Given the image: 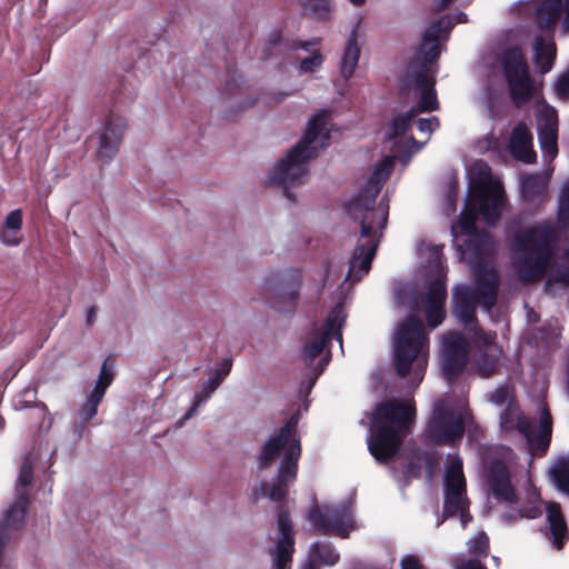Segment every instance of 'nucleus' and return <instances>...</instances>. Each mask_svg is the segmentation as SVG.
Here are the masks:
<instances>
[{
	"label": "nucleus",
	"instance_id": "1a4fd4ad",
	"mask_svg": "<svg viewBox=\"0 0 569 569\" xmlns=\"http://www.w3.org/2000/svg\"><path fill=\"white\" fill-rule=\"evenodd\" d=\"M428 338L423 323L409 318L402 322L393 337V363L396 372L418 386L428 363Z\"/></svg>",
	"mask_w": 569,
	"mask_h": 569
},
{
	"label": "nucleus",
	"instance_id": "4be33fe9",
	"mask_svg": "<svg viewBox=\"0 0 569 569\" xmlns=\"http://www.w3.org/2000/svg\"><path fill=\"white\" fill-rule=\"evenodd\" d=\"M278 533L273 552V565L276 569H289L295 551V539L290 517L287 512L278 516Z\"/></svg>",
	"mask_w": 569,
	"mask_h": 569
},
{
	"label": "nucleus",
	"instance_id": "5701e85b",
	"mask_svg": "<svg viewBox=\"0 0 569 569\" xmlns=\"http://www.w3.org/2000/svg\"><path fill=\"white\" fill-rule=\"evenodd\" d=\"M538 139L545 158L552 160L558 153L557 124L558 118L555 108L542 107L538 116Z\"/></svg>",
	"mask_w": 569,
	"mask_h": 569
},
{
	"label": "nucleus",
	"instance_id": "9d476101",
	"mask_svg": "<svg viewBox=\"0 0 569 569\" xmlns=\"http://www.w3.org/2000/svg\"><path fill=\"white\" fill-rule=\"evenodd\" d=\"M483 478L495 499L506 503L518 501L517 487H530L529 469L519 463L509 448H499L485 459Z\"/></svg>",
	"mask_w": 569,
	"mask_h": 569
},
{
	"label": "nucleus",
	"instance_id": "3c124183",
	"mask_svg": "<svg viewBox=\"0 0 569 569\" xmlns=\"http://www.w3.org/2000/svg\"><path fill=\"white\" fill-rule=\"evenodd\" d=\"M448 201H449L450 207L453 209L456 196L452 192L448 193Z\"/></svg>",
	"mask_w": 569,
	"mask_h": 569
},
{
	"label": "nucleus",
	"instance_id": "a211bd4d",
	"mask_svg": "<svg viewBox=\"0 0 569 569\" xmlns=\"http://www.w3.org/2000/svg\"><path fill=\"white\" fill-rule=\"evenodd\" d=\"M308 519L317 530L341 538H347L349 531L355 528L352 515L347 506H327L323 511L313 508L310 510Z\"/></svg>",
	"mask_w": 569,
	"mask_h": 569
},
{
	"label": "nucleus",
	"instance_id": "a878e982",
	"mask_svg": "<svg viewBox=\"0 0 569 569\" xmlns=\"http://www.w3.org/2000/svg\"><path fill=\"white\" fill-rule=\"evenodd\" d=\"M360 22H357L352 28L339 62V72L345 80H349L359 62L360 46L358 42Z\"/></svg>",
	"mask_w": 569,
	"mask_h": 569
},
{
	"label": "nucleus",
	"instance_id": "7ed1b4c3",
	"mask_svg": "<svg viewBox=\"0 0 569 569\" xmlns=\"http://www.w3.org/2000/svg\"><path fill=\"white\" fill-rule=\"evenodd\" d=\"M472 272L476 277V287L457 286L452 292L453 315L465 326L475 353L472 366L481 377L493 375L499 366L502 355L496 342V333L479 329L475 318L477 303L490 311L496 303L498 274L493 268L475 266Z\"/></svg>",
	"mask_w": 569,
	"mask_h": 569
},
{
	"label": "nucleus",
	"instance_id": "7c9ffc66",
	"mask_svg": "<svg viewBox=\"0 0 569 569\" xmlns=\"http://www.w3.org/2000/svg\"><path fill=\"white\" fill-rule=\"evenodd\" d=\"M221 383V377H213L202 383L201 389L193 397L192 403L183 418L179 421L181 427L187 420L196 415L199 407L206 402Z\"/></svg>",
	"mask_w": 569,
	"mask_h": 569
},
{
	"label": "nucleus",
	"instance_id": "8fccbe9b",
	"mask_svg": "<svg viewBox=\"0 0 569 569\" xmlns=\"http://www.w3.org/2000/svg\"><path fill=\"white\" fill-rule=\"evenodd\" d=\"M319 43H320V39H313L311 41L302 42L301 43V49H303L306 51H309V48L311 46H318Z\"/></svg>",
	"mask_w": 569,
	"mask_h": 569
},
{
	"label": "nucleus",
	"instance_id": "79ce46f5",
	"mask_svg": "<svg viewBox=\"0 0 569 569\" xmlns=\"http://www.w3.org/2000/svg\"><path fill=\"white\" fill-rule=\"evenodd\" d=\"M438 128H439V120L437 117L421 118L418 120V130L421 133H426L427 139Z\"/></svg>",
	"mask_w": 569,
	"mask_h": 569
},
{
	"label": "nucleus",
	"instance_id": "f257e3e1",
	"mask_svg": "<svg viewBox=\"0 0 569 569\" xmlns=\"http://www.w3.org/2000/svg\"><path fill=\"white\" fill-rule=\"evenodd\" d=\"M568 229L569 179L560 190L555 226L546 221L523 228H511L512 264L519 279L530 282L549 272L551 278L565 284L569 283Z\"/></svg>",
	"mask_w": 569,
	"mask_h": 569
},
{
	"label": "nucleus",
	"instance_id": "603ef678",
	"mask_svg": "<svg viewBox=\"0 0 569 569\" xmlns=\"http://www.w3.org/2000/svg\"><path fill=\"white\" fill-rule=\"evenodd\" d=\"M355 7H361L365 4L366 0H348Z\"/></svg>",
	"mask_w": 569,
	"mask_h": 569
},
{
	"label": "nucleus",
	"instance_id": "72a5a7b5",
	"mask_svg": "<svg viewBox=\"0 0 569 569\" xmlns=\"http://www.w3.org/2000/svg\"><path fill=\"white\" fill-rule=\"evenodd\" d=\"M335 0H305L303 12L317 21H328L335 13Z\"/></svg>",
	"mask_w": 569,
	"mask_h": 569
},
{
	"label": "nucleus",
	"instance_id": "f704fd0d",
	"mask_svg": "<svg viewBox=\"0 0 569 569\" xmlns=\"http://www.w3.org/2000/svg\"><path fill=\"white\" fill-rule=\"evenodd\" d=\"M488 400L495 406L509 407V405H517L515 401L513 390L507 386L498 387L496 390L487 395Z\"/></svg>",
	"mask_w": 569,
	"mask_h": 569
},
{
	"label": "nucleus",
	"instance_id": "393cba45",
	"mask_svg": "<svg viewBox=\"0 0 569 569\" xmlns=\"http://www.w3.org/2000/svg\"><path fill=\"white\" fill-rule=\"evenodd\" d=\"M507 149L519 161L533 163L537 160L532 144V133L523 123H518L512 129Z\"/></svg>",
	"mask_w": 569,
	"mask_h": 569
},
{
	"label": "nucleus",
	"instance_id": "5fc2aeb1",
	"mask_svg": "<svg viewBox=\"0 0 569 569\" xmlns=\"http://www.w3.org/2000/svg\"><path fill=\"white\" fill-rule=\"evenodd\" d=\"M37 407L41 410L42 413L47 412V407L44 403H39V405H37Z\"/></svg>",
	"mask_w": 569,
	"mask_h": 569
},
{
	"label": "nucleus",
	"instance_id": "ea45409f",
	"mask_svg": "<svg viewBox=\"0 0 569 569\" xmlns=\"http://www.w3.org/2000/svg\"><path fill=\"white\" fill-rule=\"evenodd\" d=\"M469 551L476 556H487L489 539L486 533L479 532L468 541Z\"/></svg>",
	"mask_w": 569,
	"mask_h": 569
},
{
	"label": "nucleus",
	"instance_id": "c9c22d12",
	"mask_svg": "<svg viewBox=\"0 0 569 569\" xmlns=\"http://www.w3.org/2000/svg\"><path fill=\"white\" fill-rule=\"evenodd\" d=\"M521 517L535 519L542 513V502L539 495L532 489L528 495V502L518 512Z\"/></svg>",
	"mask_w": 569,
	"mask_h": 569
},
{
	"label": "nucleus",
	"instance_id": "6e6552de",
	"mask_svg": "<svg viewBox=\"0 0 569 569\" xmlns=\"http://www.w3.org/2000/svg\"><path fill=\"white\" fill-rule=\"evenodd\" d=\"M435 83L433 73L425 64H409L401 79V88L408 91L412 90L418 102L406 113L398 114L392 119L388 137L389 139L400 138V143L412 149V152L419 151L426 141L418 144L412 137L407 138L405 134L418 112H430L439 109Z\"/></svg>",
	"mask_w": 569,
	"mask_h": 569
},
{
	"label": "nucleus",
	"instance_id": "423d86ee",
	"mask_svg": "<svg viewBox=\"0 0 569 569\" xmlns=\"http://www.w3.org/2000/svg\"><path fill=\"white\" fill-rule=\"evenodd\" d=\"M470 193L461 212L459 228L472 234L476 220L482 218L488 224L498 221L505 204V193L499 180L492 179L491 169L485 161H476L469 169Z\"/></svg>",
	"mask_w": 569,
	"mask_h": 569
},
{
	"label": "nucleus",
	"instance_id": "412c9836",
	"mask_svg": "<svg viewBox=\"0 0 569 569\" xmlns=\"http://www.w3.org/2000/svg\"><path fill=\"white\" fill-rule=\"evenodd\" d=\"M114 378L113 366L109 363V359L104 360L99 372V377L81 405L79 416L82 421H89L96 417L98 406L102 401L107 389L110 387Z\"/></svg>",
	"mask_w": 569,
	"mask_h": 569
},
{
	"label": "nucleus",
	"instance_id": "aec40b11",
	"mask_svg": "<svg viewBox=\"0 0 569 569\" xmlns=\"http://www.w3.org/2000/svg\"><path fill=\"white\" fill-rule=\"evenodd\" d=\"M450 26L451 21L447 18L432 22L422 36V42L417 52L418 61L411 64H425L430 70L429 63L439 57L441 51L439 42L449 33Z\"/></svg>",
	"mask_w": 569,
	"mask_h": 569
},
{
	"label": "nucleus",
	"instance_id": "0eeeda50",
	"mask_svg": "<svg viewBox=\"0 0 569 569\" xmlns=\"http://www.w3.org/2000/svg\"><path fill=\"white\" fill-rule=\"evenodd\" d=\"M415 409L409 401H383L371 417L368 449L378 461H388L398 452L402 438L413 420Z\"/></svg>",
	"mask_w": 569,
	"mask_h": 569
},
{
	"label": "nucleus",
	"instance_id": "4c0bfd02",
	"mask_svg": "<svg viewBox=\"0 0 569 569\" xmlns=\"http://www.w3.org/2000/svg\"><path fill=\"white\" fill-rule=\"evenodd\" d=\"M322 62H323L322 54L318 50H315V51H312L310 57L302 59L300 61L298 70L300 73L316 72L320 69V67L322 66Z\"/></svg>",
	"mask_w": 569,
	"mask_h": 569
},
{
	"label": "nucleus",
	"instance_id": "b1692460",
	"mask_svg": "<svg viewBox=\"0 0 569 569\" xmlns=\"http://www.w3.org/2000/svg\"><path fill=\"white\" fill-rule=\"evenodd\" d=\"M536 18L541 28L561 20L562 31L569 33V0H542L536 8Z\"/></svg>",
	"mask_w": 569,
	"mask_h": 569
},
{
	"label": "nucleus",
	"instance_id": "473e14b6",
	"mask_svg": "<svg viewBox=\"0 0 569 569\" xmlns=\"http://www.w3.org/2000/svg\"><path fill=\"white\" fill-rule=\"evenodd\" d=\"M549 477L558 490L569 495V453L559 457L550 466Z\"/></svg>",
	"mask_w": 569,
	"mask_h": 569
},
{
	"label": "nucleus",
	"instance_id": "4468645a",
	"mask_svg": "<svg viewBox=\"0 0 569 569\" xmlns=\"http://www.w3.org/2000/svg\"><path fill=\"white\" fill-rule=\"evenodd\" d=\"M346 317L343 308L339 305L336 306L328 315L325 328L312 332L303 346L302 359L315 372L320 373L329 362L328 355L322 353L330 340L336 339L342 347L341 329Z\"/></svg>",
	"mask_w": 569,
	"mask_h": 569
},
{
	"label": "nucleus",
	"instance_id": "f8f14e48",
	"mask_svg": "<svg viewBox=\"0 0 569 569\" xmlns=\"http://www.w3.org/2000/svg\"><path fill=\"white\" fill-rule=\"evenodd\" d=\"M441 250L439 246H425L419 248V253L428 258L426 277L429 281L428 292L422 298L426 305L427 320L430 327L436 328L445 319V301L447 297L445 284V270L441 263Z\"/></svg>",
	"mask_w": 569,
	"mask_h": 569
},
{
	"label": "nucleus",
	"instance_id": "cd10ccee",
	"mask_svg": "<svg viewBox=\"0 0 569 569\" xmlns=\"http://www.w3.org/2000/svg\"><path fill=\"white\" fill-rule=\"evenodd\" d=\"M22 211L20 209L9 212L0 228V240L6 246H18L22 241Z\"/></svg>",
	"mask_w": 569,
	"mask_h": 569
},
{
	"label": "nucleus",
	"instance_id": "9b49d317",
	"mask_svg": "<svg viewBox=\"0 0 569 569\" xmlns=\"http://www.w3.org/2000/svg\"><path fill=\"white\" fill-rule=\"evenodd\" d=\"M500 429L505 433L519 432L528 442L531 455L543 456L550 443L552 419L547 406L539 405V426L532 431L530 422L522 416L518 405H509L500 413Z\"/></svg>",
	"mask_w": 569,
	"mask_h": 569
},
{
	"label": "nucleus",
	"instance_id": "6ab92c4d",
	"mask_svg": "<svg viewBox=\"0 0 569 569\" xmlns=\"http://www.w3.org/2000/svg\"><path fill=\"white\" fill-rule=\"evenodd\" d=\"M468 343L457 333H448L441 340V370L450 381L458 376L467 363Z\"/></svg>",
	"mask_w": 569,
	"mask_h": 569
},
{
	"label": "nucleus",
	"instance_id": "39448f33",
	"mask_svg": "<svg viewBox=\"0 0 569 569\" xmlns=\"http://www.w3.org/2000/svg\"><path fill=\"white\" fill-rule=\"evenodd\" d=\"M328 118L329 112L326 110L315 114L309 120L302 139L270 173V181L281 187L286 197L292 202L296 200V194L291 189L303 183L307 178L306 162L328 146L330 134Z\"/></svg>",
	"mask_w": 569,
	"mask_h": 569
},
{
	"label": "nucleus",
	"instance_id": "a19ab883",
	"mask_svg": "<svg viewBox=\"0 0 569 569\" xmlns=\"http://www.w3.org/2000/svg\"><path fill=\"white\" fill-rule=\"evenodd\" d=\"M555 91L560 99L569 98V68L558 77Z\"/></svg>",
	"mask_w": 569,
	"mask_h": 569
},
{
	"label": "nucleus",
	"instance_id": "49530a36",
	"mask_svg": "<svg viewBox=\"0 0 569 569\" xmlns=\"http://www.w3.org/2000/svg\"><path fill=\"white\" fill-rule=\"evenodd\" d=\"M451 0H432L431 7L436 11H441L448 7Z\"/></svg>",
	"mask_w": 569,
	"mask_h": 569
},
{
	"label": "nucleus",
	"instance_id": "20e7f679",
	"mask_svg": "<svg viewBox=\"0 0 569 569\" xmlns=\"http://www.w3.org/2000/svg\"><path fill=\"white\" fill-rule=\"evenodd\" d=\"M298 421L299 415L295 413L277 435L264 442L258 457L259 468L267 469L277 460L279 467L274 481L263 482L253 490L256 499L267 497L272 501H280L296 481L298 460L301 456L300 438L297 433Z\"/></svg>",
	"mask_w": 569,
	"mask_h": 569
},
{
	"label": "nucleus",
	"instance_id": "f03ea898",
	"mask_svg": "<svg viewBox=\"0 0 569 569\" xmlns=\"http://www.w3.org/2000/svg\"><path fill=\"white\" fill-rule=\"evenodd\" d=\"M393 168L395 157L382 158L366 186L349 203V213L359 233L349 261L347 281L357 282L371 269L389 214L388 201L381 200L376 204L375 199Z\"/></svg>",
	"mask_w": 569,
	"mask_h": 569
},
{
	"label": "nucleus",
	"instance_id": "09e8293b",
	"mask_svg": "<svg viewBox=\"0 0 569 569\" xmlns=\"http://www.w3.org/2000/svg\"><path fill=\"white\" fill-rule=\"evenodd\" d=\"M230 367H231V363L229 361H226L224 362V368L220 369V370H217L216 373H214V377H221V382H222L223 379L228 376V373L230 371Z\"/></svg>",
	"mask_w": 569,
	"mask_h": 569
},
{
	"label": "nucleus",
	"instance_id": "864d4df0",
	"mask_svg": "<svg viewBox=\"0 0 569 569\" xmlns=\"http://www.w3.org/2000/svg\"><path fill=\"white\" fill-rule=\"evenodd\" d=\"M96 311L91 308L88 312V322H92L94 320Z\"/></svg>",
	"mask_w": 569,
	"mask_h": 569
},
{
	"label": "nucleus",
	"instance_id": "2f4dec72",
	"mask_svg": "<svg viewBox=\"0 0 569 569\" xmlns=\"http://www.w3.org/2000/svg\"><path fill=\"white\" fill-rule=\"evenodd\" d=\"M309 563L305 565L302 569H316L312 562L321 565L333 566L339 559V555L328 543L315 542L310 546Z\"/></svg>",
	"mask_w": 569,
	"mask_h": 569
},
{
	"label": "nucleus",
	"instance_id": "a18cd8bd",
	"mask_svg": "<svg viewBox=\"0 0 569 569\" xmlns=\"http://www.w3.org/2000/svg\"><path fill=\"white\" fill-rule=\"evenodd\" d=\"M401 569H421V563L416 556L407 555L401 560Z\"/></svg>",
	"mask_w": 569,
	"mask_h": 569
},
{
	"label": "nucleus",
	"instance_id": "37998d69",
	"mask_svg": "<svg viewBox=\"0 0 569 569\" xmlns=\"http://www.w3.org/2000/svg\"><path fill=\"white\" fill-rule=\"evenodd\" d=\"M499 147V140L493 136L492 132L486 134L482 139L477 142V148L480 152H487L490 150H497Z\"/></svg>",
	"mask_w": 569,
	"mask_h": 569
},
{
	"label": "nucleus",
	"instance_id": "de8ad7c7",
	"mask_svg": "<svg viewBox=\"0 0 569 569\" xmlns=\"http://www.w3.org/2000/svg\"><path fill=\"white\" fill-rule=\"evenodd\" d=\"M447 19H449L451 21V26H450V29L452 28V26L455 23H462V22H467V14L463 13V12H459L457 13L453 18H450V17H446Z\"/></svg>",
	"mask_w": 569,
	"mask_h": 569
},
{
	"label": "nucleus",
	"instance_id": "f3484780",
	"mask_svg": "<svg viewBox=\"0 0 569 569\" xmlns=\"http://www.w3.org/2000/svg\"><path fill=\"white\" fill-rule=\"evenodd\" d=\"M503 71L513 101L522 103L532 94L533 86L520 49L512 48L505 53Z\"/></svg>",
	"mask_w": 569,
	"mask_h": 569
},
{
	"label": "nucleus",
	"instance_id": "e433bc0d",
	"mask_svg": "<svg viewBox=\"0 0 569 569\" xmlns=\"http://www.w3.org/2000/svg\"><path fill=\"white\" fill-rule=\"evenodd\" d=\"M472 241L476 247V256L479 258L489 257L496 250V242L488 233L476 234Z\"/></svg>",
	"mask_w": 569,
	"mask_h": 569
},
{
	"label": "nucleus",
	"instance_id": "c03bdc74",
	"mask_svg": "<svg viewBox=\"0 0 569 569\" xmlns=\"http://www.w3.org/2000/svg\"><path fill=\"white\" fill-rule=\"evenodd\" d=\"M456 569H486L480 561L460 558L456 561Z\"/></svg>",
	"mask_w": 569,
	"mask_h": 569
},
{
	"label": "nucleus",
	"instance_id": "dca6fc26",
	"mask_svg": "<svg viewBox=\"0 0 569 569\" xmlns=\"http://www.w3.org/2000/svg\"><path fill=\"white\" fill-rule=\"evenodd\" d=\"M127 124V119L118 114H111L101 122L91 138L94 142V158L98 162L108 164L116 158Z\"/></svg>",
	"mask_w": 569,
	"mask_h": 569
},
{
	"label": "nucleus",
	"instance_id": "58836bf2",
	"mask_svg": "<svg viewBox=\"0 0 569 569\" xmlns=\"http://www.w3.org/2000/svg\"><path fill=\"white\" fill-rule=\"evenodd\" d=\"M32 466L31 463L26 460L19 471L18 480H17V497L19 496V492H27L26 488L32 483Z\"/></svg>",
	"mask_w": 569,
	"mask_h": 569
},
{
	"label": "nucleus",
	"instance_id": "c756f323",
	"mask_svg": "<svg viewBox=\"0 0 569 569\" xmlns=\"http://www.w3.org/2000/svg\"><path fill=\"white\" fill-rule=\"evenodd\" d=\"M533 59L538 70L543 74L551 70L556 58V46L552 40L538 37L533 41Z\"/></svg>",
	"mask_w": 569,
	"mask_h": 569
},
{
	"label": "nucleus",
	"instance_id": "bb28decb",
	"mask_svg": "<svg viewBox=\"0 0 569 569\" xmlns=\"http://www.w3.org/2000/svg\"><path fill=\"white\" fill-rule=\"evenodd\" d=\"M550 540L557 549H561L568 540V528L558 503L547 506Z\"/></svg>",
	"mask_w": 569,
	"mask_h": 569
},
{
	"label": "nucleus",
	"instance_id": "c85d7f7f",
	"mask_svg": "<svg viewBox=\"0 0 569 569\" xmlns=\"http://www.w3.org/2000/svg\"><path fill=\"white\" fill-rule=\"evenodd\" d=\"M548 178L543 174L527 176L522 180V196L526 201L542 203L547 198Z\"/></svg>",
	"mask_w": 569,
	"mask_h": 569
},
{
	"label": "nucleus",
	"instance_id": "ddd939ff",
	"mask_svg": "<svg viewBox=\"0 0 569 569\" xmlns=\"http://www.w3.org/2000/svg\"><path fill=\"white\" fill-rule=\"evenodd\" d=\"M469 419L470 412L465 405L455 408L440 400L433 407L425 436L431 442L453 443L462 438Z\"/></svg>",
	"mask_w": 569,
	"mask_h": 569
},
{
	"label": "nucleus",
	"instance_id": "2eb2a0df",
	"mask_svg": "<svg viewBox=\"0 0 569 569\" xmlns=\"http://www.w3.org/2000/svg\"><path fill=\"white\" fill-rule=\"evenodd\" d=\"M445 507L446 516L459 513L462 528L471 520L468 513V500L466 498V480L462 472V460L459 457L449 459L445 479Z\"/></svg>",
	"mask_w": 569,
	"mask_h": 569
}]
</instances>
